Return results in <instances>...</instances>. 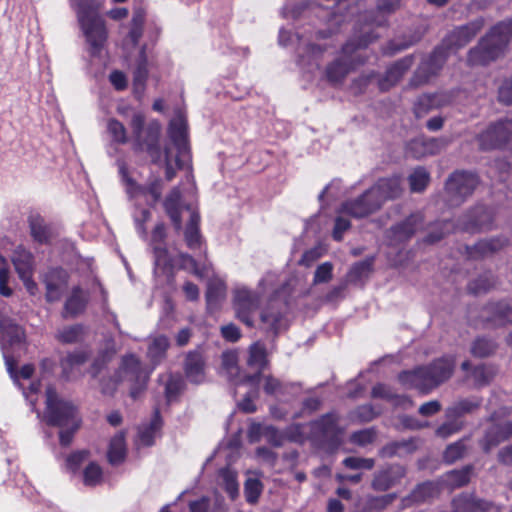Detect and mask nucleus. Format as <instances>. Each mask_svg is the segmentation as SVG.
Listing matches in <instances>:
<instances>
[{"instance_id": "nucleus-1", "label": "nucleus", "mask_w": 512, "mask_h": 512, "mask_svg": "<svg viewBox=\"0 0 512 512\" xmlns=\"http://www.w3.org/2000/svg\"><path fill=\"white\" fill-rule=\"evenodd\" d=\"M402 0H376L374 9L360 14L353 28L352 36L342 46L344 54L351 55L354 51L363 50L379 39L374 27H388L389 17L401 7Z\"/></svg>"}, {"instance_id": "nucleus-2", "label": "nucleus", "mask_w": 512, "mask_h": 512, "mask_svg": "<svg viewBox=\"0 0 512 512\" xmlns=\"http://www.w3.org/2000/svg\"><path fill=\"white\" fill-rule=\"evenodd\" d=\"M130 127L133 134V150L135 152H146L153 164H160L164 154L165 179L173 180L176 170L172 165L171 148L165 146L162 152L160 146L161 125L157 120L149 122L145 127V116L142 113H135L132 116Z\"/></svg>"}, {"instance_id": "nucleus-3", "label": "nucleus", "mask_w": 512, "mask_h": 512, "mask_svg": "<svg viewBox=\"0 0 512 512\" xmlns=\"http://www.w3.org/2000/svg\"><path fill=\"white\" fill-rule=\"evenodd\" d=\"M454 368V359L451 356H442L429 364L399 372L397 380L405 389L429 394L452 377Z\"/></svg>"}, {"instance_id": "nucleus-4", "label": "nucleus", "mask_w": 512, "mask_h": 512, "mask_svg": "<svg viewBox=\"0 0 512 512\" xmlns=\"http://www.w3.org/2000/svg\"><path fill=\"white\" fill-rule=\"evenodd\" d=\"M75 13L79 28L88 44L90 56H99L107 43L108 30L106 21L100 14L98 1L78 0Z\"/></svg>"}, {"instance_id": "nucleus-5", "label": "nucleus", "mask_w": 512, "mask_h": 512, "mask_svg": "<svg viewBox=\"0 0 512 512\" xmlns=\"http://www.w3.org/2000/svg\"><path fill=\"white\" fill-rule=\"evenodd\" d=\"M135 382L130 389L132 398L137 396L145 389L147 376L141 366L140 360L133 354L122 358L121 365L110 375H103L99 380V389L104 396H113L118 385L123 379Z\"/></svg>"}, {"instance_id": "nucleus-6", "label": "nucleus", "mask_w": 512, "mask_h": 512, "mask_svg": "<svg viewBox=\"0 0 512 512\" xmlns=\"http://www.w3.org/2000/svg\"><path fill=\"white\" fill-rule=\"evenodd\" d=\"M344 429L337 418H317L310 422V443L327 454L338 451L344 440Z\"/></svg>"}, {"instance_id": "nucleus-7", "label": "nucleus", "mask_w": 512, "mask_h": 512, "mask_svg": "<svg viewBox=\"0 0 512 512\" xmlns=\"http://www.w3.org/2000/svg\"><path fill=\"white\" fill-rule=\"evenodd\" d=\"M479 184L477 172L465 169L453 171L445 182L447 201L451 206H460L473 195Z\"/></svg>"}, {"instance_id": "nucleus-8", "label": "nucleus", "mask_w": 512, "mask_h": 512, "mask_svg": "<svg viewBox=\"0 0 512 512\" xmlns=\"http://www.w3.org/2000/svg\"><path fill=\"white\" fill-rule=\"evenodd\" d=\"M478 320L485 329L512 326V301L508 298L488 300L480 307Z\"/></svg>"}, {"instance_id": "nucleus-9", "label": "nucleus", "mask_w": 512, "mask_h": 512, "mask_svg": "<svg viewBox=\"0 0 512 512\" xmlns=\"http://www.w3.org/2000/svg\"><path fill=\"white\" fill-rule=\"evenodd\" d=\"M449 54L439 44L423 57L409 79L412 88L421 87L437 77L449 58Z\"/></svg>"}, {"instance_id": "nucleus-10", "label": "nucleus", "mask_w": 512, "mask_h": 512, "mask_svg": "<svg viewBox=\"0 0 512 512\" xmlns=\"http://www.w3.org/2000/svg\"><path fill=\"white\" fill-rule=\"evenodd\" d=\"M187 130V121L182 116L172 120L168 128L169 139L177 150L175 164L179 170L184 169L186 163L191 160V149Z\"/></svg>"}, {"instance_id": "nucleus-11", "label": "nucleus", "mask_w": 512, "mask_h": 512, "mask_svg": "<svg viewBox=\"0 0 512 512\" xmlns=\"http://www.w3.org/2000/svg\"><path fill=\"white\" fill-rule=\"evenodd\" d=\"M484 19L478 17L464 25L454 28L439 43L441 47L451 55L452 52L463 48L482 30Z\"/></svg>"}, {"instance_id": "nucleus-12", "label": "nucleus", "mask_w": 512, "mask_h": 512, "mask_svg": "<svg viewBox=\"0 0 512 512\" xmlns=\"http://www.w3.org/2000/svg\"><path fill=\"white\" fill-rule=\"evenodd\" d=\"M232 305L236 318L248 328H254V316L259 308L258 295L246 288L237 289L234 292Z\"/></svg>"}, {"instance_id": "nucleus-13", "label": "nucleus", "mask_w": 512, "mask_h": 512, "mask_svg": "<svg viewBox=\"0 0 512 512\" xmlns=\"http://www.w3.org/2000/svg\"><path fill=\"white\" fill-rule=\"evenodd\" d=\"M512 138V122L497 121L490 124L479 135V146L483 151H491L504 148Z\"/></svg>"}, {"instance_id": "nucleus-14", "label": "nucleus", "mask_w": 512, "mask_h": 512, "mask_svg": "<svg viewBox=\"0 0 512 512\" xmlns=\"http://www.w3.org/2000/svg\"><path fill=\"white\" fill-rule=\"evenodd\" d=\"M504 50L496 40L486 33L477 45L469 50L467 62L471 66H485L498 59Z\"/></svg>"}, {"instance_id": "nucleus-15", "label": "nucleus", "mask_w": 512, "mask_h": 512, "mask_svg": "<svg viewBox=\"0 0 512 512\" xmlns=\"http://www.w3.org/2000/svg\"><path fill=\"white\" fill-rule=\"evenodd\" d=\"M381 207L380 200L370 187L357 198L343 202L341 210L354 218L360 219L377 212Z\"/></svg>"}, {"instance_id": "nucleus-16", "label": "nucleus", "mask_w": 512, "mask_h": 512, "mask_svg": "<svg viewBox=\"0 0 512 512\" xmlns=\"http://www.w3.org/2000/svg\"><path fill=\"white\" fill-rule=\"evenodd\" d=\"M287 303L280 298H270L266 307L260 313L261 328L266 333L277 337L283 325Z\"/></svg>"}, {"instance_id": "nucleus-17", "label": "nucleus", "mask_w": 512, "mask_h": 512, "mask_svg": "<svg viewBox=\"0 0 512 512\" xmlns=\"http://www.w3.org/2000/svg\"><path fill=\"white\" fill-rule=\"evenodd\" d=\"M423 224L424 215L421 212L411 213L405 219L393 224L388 229V238L397 244L408 242Z\"/></svg>"}, {"instance_id": "nucleus-18", "label": "nucleus", "mask_w": 512, "mask_h": 512, "mask_svg": "<svg viewBox=\"0 0 512 512\" xmlns=\"http://www.w3.org/2000/svg\"><path fill=\"white\" fill-rule=\"evenodd\" d=\"M247 365L256 368V372L253 374H244L241 378V383L257 387L260 383L262 373L269 367V360L264 345L254 343L250 346Z\"/></svg>"}, {"instance_id": "nucleus-19", "label": "nucleus", "mask_w": 512, "mask_h": 512, "mask_svg": "<svg viewBox=\"0 0 512 512\" xmlns=\"http://www.w3.org/2000/svg\"><path fill=\"white\" fill-rule=\"evenodd\" d=\"M509 245V239L504 235H497L481 239L473 245H466L465 252L469 259L479 260L493 255Z\"/></svg>"}, {"instance_id": "nucleus-20", "label": "nucleus", "mask_w": 512, "mask_h": 512, "mask_svg": "<svg viewBox=\"0 0 512 512\" xmlns=\"http://www.w3.org/2000/svg\"><path fill=\"white\" fill-rule=\"evenodd\" d=\"M407 470L401 464H389L374 474L371 487L375 491L385 492L400 484Z\"/></svg>"}, {"instance_id": "nucleus-21", "label": "nucleus", "mask_w": 512, "mask_h": 512, "mask_svg": "<svg viewBox=\"0 0 512 512\" xmlns=\"http://www.w3.org/2000/svg\"><path fill=\"white\" fill-rule=\"evenodd\" d=\"M492 223V217L484 206H475L469 209L459 218V226L462 231L468 233H477L483 229L489 228Z\"/></svg>"}, {"instance_id": "nucleus-22", "label": "nucleus", "mask_w": 512, "mask_h": 512, "mask_svg": "<svg viewBox=\"0 0 512 512\" xmlns=\"http://www.w3.org/2000/svg\"><path fill=\"white\" fill-rule=\"evenodd\" d=\"M27 223L33 241L40 245H50L57 236L54 225L47 222L39 213H30Z\"/></svg>"}, {"instance_id": "nucleus-23", "label": "nucleus", "mask_w": 512, "mask_h": 512, "mask_svg": "<svg viewBox=\"0 0 512 512\" xmlns=\"http://www.w3.org/2000/svg\"><path fill=\"white\" fill-rule=\"evenodd\" d=\"M68 272L62 267L50 268L44 276L45 298L52 303L61 298V289L68 284Z\"/></svg>"}, {"instance_id": "nucleus-24", "label": "nucleus", "mask_w": 512, "mask_h": 512, "mask_svg": "<svg viewBox=\"0 0 512 512\" xmlns=\"http://www.w3.org/2000/svg\"><path fill=\"white\" fill-rule=\"evenodd\" d=\"M355 52L356 51L351 55L342 52L344 57L336 58L327 64L325 68V78L330 85L337 86L342 84L349 72L354 69L355 61L351 57Z\"/></svg>"}, {"instance_id": "nucleus-25", "label": "nucleus", "mask_w": 512, "mask_h": 512, "mask_svg": "<svg viewBox=\"0 0 512 512\" xmlns=\"http://www.w3.org/2000/svg\"><path fill=\"white\" fill-rule=\"evenodd\" d=\"M206 362L200 349L189 351L184 360L183 370L190 383L201 384L205 380Z\"/></svg>"}, {"instance_id": "nucleus-26", "label": "nucleus", "mask_w": 512, "mask_h": 512, "mask_svg": "<svg viewBox=\"0 0 512 512\" xmlns=\"http://www.w3.org/2000/svg\"><path fill=\"white\" fill-rule=\"evenodd\" d=\"M380 204L386 201L395 200L401 197L403 193L402 178L400 175H392L378 179V181L371 187Z\"/></svg>"}, {"instance_id": "nucleus-27", "label": "nucleus", "mask_w": 512, "mask_h": 512, "mask_svg": "<svg viewBox=\"0 0 512 512\" xmlns=\"http://www.w3.org/2000/svg\"><path fill=\"white\" fill-rule=\"evenodd\" d=\"M45 425L59 429V443L63 447L69 446L75 433L81 427V418H43Z\"/></svg>"}, {"instance_id": "nucleus-28", "label": "nucleus", "mask_w": 512, "mask_h": 512, "mask_svg": "<svg viewBox=\"0 0 512 512\" xmlns=\"http://www.w3.org/2000/svg\"><path fill=\"white\" fill-rule=\"evenodd\" d=\"M45 396L50 416H74L77 412L76 405L72 401L60 397L52 385L46 388Z\"/></svg>"}, {"instance_id": "nucleus-29", "label": "nucleus", "mask_w": 512, "mask_h": 512, "mask_svg": "<svg viewBox=\"0 0 512 512\" xmlns=\"http://www.w3.org/2000/svg\"><path fill=\"white\" fill-rule=\"evenodd\" d=\"M422 38L423 33L419 29L410 31L400 37L389 40L384 46L382 52L385 56H394L395 54L418 44Z\"/></svg>"}, {"instance_id": "nucleus-30", "label": "nucleus", "mask_w": 512, "mask_h": 512, "mask_svg": "<svg viewBox=\"0 0 512 512\" xmlns=\"http://www.w3.org/2000/svg\"><path fill=\"white\" fill-rule=\"evenodd\" d=\"M181 198L179 187H173L163 201L165 213L170 218L176 232L182 229Z\"/></svg>"}, {"instance_id": "nucleus-31", "label": "nucleus", "mask_w": 512, "mask_h": 512, "mask_svg": "<svg viewBox=\"0 0 512 512\" xmlns=\"http://www.w3.org/2000/svg\"><path fill=\"white\" fill-rule=\"evenodd\" d=\"M89 297L80 286H74L71 295L66 299L63 308V317L75 318L85 312Z\"/></svg>"}, {"instance_id": "nucleus-32", "label": "nucleus", "mask_w": 512, "mask_h": 512, "mask_svg": "<svg viewBox=\"0 0 512 512\" xmlns=\"http://www.w3.org/2000/svg\"><path fill=\"white\" fill-rule=\"evenodd\" d=\"M201 217L197 211H192L184 229V240L191 250H201L205 240L200 231Z\"/></svg>"}, {"instance_id": "nucleus-33", "label": "nucleus", "mask_w": 512, "mask_h": 512, "mask_svg": "<svg viewBox=\"0 0 512 512\" xmlns=\"http://www.w3.org/2000/svg\"><path fill=\"white\" fill-rule=\"evenodd\" d=\"M371 396L373 398H380L390 401L394 406L401 407L404 410H408L414 406L411 398L406 395L396 394L390 386L383 383H378L373 386L371 390Z\"/></svg>"}, {"instance_id": "nucleus-34", "label": "nucleus", "mask_w": 512, "mask_h": 512, "mask_svg": "<svg viewBox=\"0 0 512 512\" xmlns=\"http://www.w3.org/2000/svg\"><path fill=\"white\" fill-rule=\"evenodd\" d=\"M11 261L18 277L34 273V255L22 245L14 249Z\"/></svg>"}, {"instance_id": "nucleus-35", "label": "nucleus", "mask_w": 512, "mask_h": 512, "mask_svg": "<svg viewBox=\"0 0 512 512\" xmlns=\"http://www.w3.org/2000/svg\"><path fill=\"white\" fill-rule=\"evenodd\" d=\"M127 456L126 433L119 431L110 440L107 450V460L112 466L123 463Z\"/></svg>"}, {"instance_id": "nucleus-36", "label": "nucleus", "mask_w": 512, "mask_h": 512, "mask_svg": "<svg viewBox=\"0 0 512 512\" xmlns=\"http://www.w3.org/2000/svg\"><path fill=\"white\" fill-rule=\"evenodd\" d=\"M482 405V399L477 396L459 398L453 401L446 409L445 416H464L477 413Z\"/></svg>"}, {"instance_id": "nucleus-37", "label": "nucleus", "mask_w": 512, "mask_h": 512, "mask_svg": "<svg viewBox=\"0 0 512 512\" xmlns=\"http://www.w3.org/2000/svg\"><path fill=\"white\" fill-rule=\"evenodd\" d=\"M438 495V485L433 481H425L417 484L404 500L411 504H421L434 499Z\"/></svg>"}, {"instance_id": "nucleus-38", "label": "nucleus", "mask_w": 512, "mask_h": 512, "mask_svg": "<svg viewBox=\"0 0 512 512\" xmlns=\"http://www.w3.org/2000/svg\"><path fill=\"white\" fill-rule=\"evenodd\" d=\"M507 430L504 424L493 423L481 440V447L485 453H489L500 443L508 440Z\"/></svg>"}, {"instance_id": "nucleus-39", "label": "nucleus", "mask_w": 512, "mask_h": 512, "mask_svg": "<svg viewBox=\"0 0 512 512\" xmlns=\"http://www.w3.org/2000/svg\"><path fill=\"white\" fill-rule=\"evenodd\" d=\"M24 331L11 319H3L0 322V342L10 346L20 344L24 340Z\"/></svg>"}, {"instance_id": "nucleus-40", "label": "nucleus", "mask_w": 512, "mask_h": 512, "mask_svg": "<svg viewBox=\"0 0 512 512\" xmlns=\"http://www.w3.org/2000/svg\"><path fill=\"white\" fill-rule=\"evenodd\" d=\"M326 397L323 392H318L315 388L305 391V396L301 401L300 412L294 416H301L303 414H313L321 411L323 408Z\"/></svg>"}, {"instance_id": "nucleus-41", "label": "nucleus", "mask_w": 512, "mask_h": 512, "mask_svg": "<svg viewBox=\"0 0 512 512\" xmlns=\"http://www.w3.org/2000/svg\"><path fill=\"white\" fill-rule=\"evenodd\" d=\"M452 232V224L448 220L436 221L428 225L427 234L421 239L425 245H434Z\"/></svg>"}, {"instance_id": "nucleus-42", "label": "nucleus", "mask_w": 512, "mask_h": 512, "mask_svg": "<svg viewBox=\"0 0 512 512\" xmlns=\"http://www.w3.org/2000/svg\"><path fill=\"white\" fill-rule=\"evenodd\" d=\"M163 418H152L149 425L138 427V443L145 447L155 444V438L160 436L163 427Z\"/></svg>"}, {"instance_id": "nucleus-43", "label": "nucleus", "mask_w": 512, "mask_h": 512, "mask_svg": "<svg viewBox=\"0 0 512 512\" xmlns=\"http://www.w3.org/2000/svg\"><path fill=\"white\" fill-rule=\"evenodd\" d=\"M186 383L179 373H170L164 385V394L168 404L177 402L184 392Z\"/></svg>"}, {"instance_id": "nucleus-44", "label": "nucleus", "mask_w": 512, "mask_h": 512, "mask_svg": "<svg viewBox=\"0 0 512 512\" xmlns=\"http://www.w3.org/2000/svg\"><path fill=\"white\" fill-rule=\"evenodd\" d=\"M495 285L496 277L491 272H485L468 282L467 292L473 296H479L490 292Z\"/></svg>"}, {"instance_id": "nucleus-45", "label": "nucleus", "mask_w": 512, "mask_h": 512, "mask_svg": "<svg viewBox=\"0 0 512 512\" xmlns=\"http://www.w3.org/2000/svg\"><path fill=\"white\" fill-rule=\"evenodd\" d=\"M473 470V465L468 464L461 469L448 471L445 474V482L447 486L451 489H457L466 486L471 480Z\"/></svg>"}, {"instance_id": "nucleus-46", "label": "nucleus", "mask_w": 512, "mask_h": 512, "mask_svg": "<svg viewBox=\"0 0 512 512\" xmlns=\"http://www.w3.org/2000/svg\"><path fill=\"white\" fill-rule=\"evenodd\" d=\"M487 33L506 49L512 39V18L496 23Z\"/></svg>"}, {"instance_id": "nucleus-47", "label": "nucleus", "mask_w": 512, "mask_h": 512, "mask_svg": "<svg viewBox=\"0 0 512 512\" xmlns=\"http://www.w3.org/2000/svg\"><path fill=\"white\" fill-rule=\"evenodd\" d=\"M414 63V55H406L395 62H393L391 65H389L385 71V73L394 81L396 84H398L404 75L408 72V70L412 67Z\"/></svg>"}, {"instance_id": "nucleus-48", "label": "nucleus", "mask_w": 512, "mask_h": 512, "mask_svg": "<svg viewBox=\"0 0 512 512\" xmlns=\"http://www.w3.org/2000/svg\"><path fill=\"white\" fill-rule=\"evenodd\" d=\"M374 261V256H368L364 260L354 263L347 273V281L357 283L367 277L373 270Z\"/></svg>"}, {"instance_id": "nucleus-49", "label": "nucleus", "mask_w": 512, "mask_h": 512, "mask_svg": "<svg viewBox=\"0 0 512 512\" xmlns=\"http://www.w3.org/2000/svg\"><path fill=\"white\" fill-rule=\"evenodd\" d=\"M378 77V72L375 70H370L367 72L361 73L358 77L354 78L350 85L349 90L354 96H360L366 93L369 86L376 81Z\"/></svg>"}, {"instance_id": "nucleus-50", "label": "nucleus", "mask_w": 512, "mask_h": 512, "mask_svg": "<svg viewBox=\"0 0 512 512\" xmlns=\"http://www.w3.org/2000/svg\"><path fill=\"white\" fill-rule=\"evenodd\" d=\"M439 106L440 101L437 94H422L415 101L413 111L416 118H421Z\"/></svg>"}, {"instance_id": "nucleus-51", "label": "nucleus", "mask_w": 512, "mask_h": 512, "mask_svg": "<svg viewBox=\"0 0 512 512\" xmlns=\"http://www.w3.org/2000/svg\"><path fill=\"white\" fill-rule=\"evenodd\" d=\"M170 347V340L165 335H159L154 338L148 348V355L154 364L160 363L165 357L168 348Z\"/></svg>"}, {"instance_id": "nucleus-52", "label": "nucleus", "mask_w": 512, "mask_h": 512, "mask_svg": "<svg viewBox=\"0 0 512 512\" xmlns=\"http://www.w3.org/2000/svg\"><path fill=\"white\" fill-rule=\"evenodd\" d=\"M408 182L411 192L421 193L427 188L430 182V174L425 167L418 166L409 175Z\"/></svg>"}, {"instance_id": "nucleus-53", "label": "nucleus", "mask_w": 512, "mask_h": 512, "mask_svg": "<svg viewBox=\"0 0 512 512\" xmlns=\"http://www.w3.org/2000/svg\"><path fill=\"white\" fill-rule=\"evenodd\" d=\"M285 438L289 442L303 444L310 442V422L307 424H293L285 430Z\"/></svg>"}, {"instance_id": "nucleus-54", "label": "nucleus", "mask_w": 512, "mask_h": 512, "mask_svg": "<svg viewBox=\"0 0 512 512\" xmlns=\"http://www.w3.org/2000/svg\"><path fill=\"white\" fill-rule=\"evenodd\" d=\"M497 344L487 337H477L471 345L470 352L474 357L487 358L496 351Z\"/></svg>"}, {"instance_id": "nucleus-55", "label": "nucleus", "mask_w": 512, "mask_h": 512, "mask_svg": "<svg viewBox=\"0 0 512 512\" xmlns=\"http://www.w3.org/2000/svg\"><path fill=\"white\" fill-rule=\"evenodd\" d=\"M178 258L180 269L187 270L200 278L204 276L206 267L204 263H201V260H197L192 255L185 252H179Z\"/></svg>"}, {"instance_id": "nucleus-56", "label": "nucleus", "mask_w": 512, "mask_h": 512, "mask_svg": "<svg viewBox=\"0 0 512 512\" xmlns=\"http://www.w3.org/2000/svg\"><path fill=\"white\" fill-rule=\"evenodd\" d=\"M87 360L88 355L84 351H74L68 353L60 360L63 376L68 378L69 372L73 369V367L83 365Z\"/></svg>"}, {"instance_id": "nucleus-57", "label": "nucleus", "mask_w": 512, "mask_h": 512, "mask_svg": "<svg viewBox=\"0 0 512 512\" xmlns=\"http://www.w3.org/2000/svg\"><path fill=\"white\" fill-rule=\"evenodd\" d=\"M226 286L221 281L209 282L205 293L208 307H216L225 297Z\"/></svg>"}, {"instance_id": "nucleus-58", "label": "nucleus", "mask_w": 512, "mask_h": 512, "mask_svg": "<svg viewBox=\"0 0 512 512\" xmlns=\"http://www.w3.org/2000/svg\"><path fill=\"white\" fill-rule=\"evenodd\" d=\"M153 255L155 266L162 269L163 273L172 274L173 265L165 245H155L153 247Z\"/></svg>"}, {"instance_id": "nucleus-59", "label": "nucleus", "mask_w": 512, "mask_h": 512, "mask_svg": "<svg viewBox=\"0 0 512 512\" xmlns=\"http://www.w3.org/2000/svg\"><path fill=\"white\" fill-rule=\"evenodd\" d=\"M263 483L257 478H248L244 483V495L247 503L256 504L263 491Z\"/></svg>"}, {"instance_id": "nucleus-60", "label": "nucleus", "mask_w": 512, "mask_h": 512, "mask_svg": "<svg viewBox=\"0 0 512 512\" xmlns=\"http://www.w3.org/2000/svg\"><path fill=\"white\" fill-rule=\"evenodd\" d=\"M102 477V468L96 462H90L83 471V483L86 486H97L101 483Z\"/></svg>"}, {"instance_id": "nucleus-61", "label": "nucleus", "mask_w": 512, "mask_h": 512, "mask_svg": "<svg viewBox=\"0 0 512 512\" xmlns=\"http://www.w3.org/2000/svg\"><path fill=\"white\" fill-rule=\"evenodd\" d=\"M396 497L395 493L370 497L367 500L366 508L370 512H382L395 501Z\"/></svg>"}, {"instance_id": "nucleus-62", "label": "nucleus", "mask_w": 512, "mask_h": 512, "mask_svg": "<svg viewBox=\"0 0 512 512\" xmlns=\"http://www.w3.org/2000/svg\"><path fill=\"white\" fill-rule=\"evenodd\" d=\"M107 130L115 143L123 145L128 142L127 130L119 120L115 118L109 119Z\"/></svg>"}, {"instance_id": "nucleus-63", "label": "nucleus", "mask_w": 512, "mask_h": 512, "mask_svg": "<svg viewBox=\"0 0 512 512\" xmlns=\"http://www.w3.org/2000/svg\"><path fill=\"white\" fill-rule=\"evenodd\" d=\"M143 192L140 195L149 194L152 197V201L149 203L150 206H155L162 197L163 181L159 177H155L150 180L146 185H143Z\"/></svg>"}, {"instance_id": "nucleus-64", "label": "nucleus", "mask_w": 512, "mask_h": 512, "mask_svg": "<svg viewBox=\"0 0 512 512\" xmlns=\"http://www.w3.org/2000/svg\"><path fill=\"white\" fill-rule=\"evenodd\" d=\"M466 451V446L463 440H459L447 446L443 453V459L446 463L452 464L461 459Z\"/></svg>"}]
</instances>
